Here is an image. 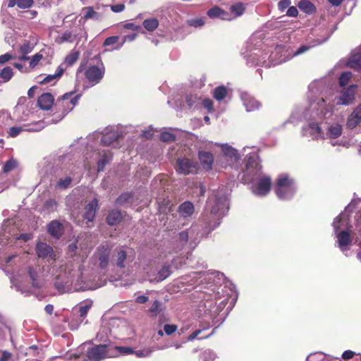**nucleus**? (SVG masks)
I'll return each instance as SVG.
<instances>
[{"instance_id": "1", "label": "nucleus", "mask_w": 361, "mask_h": 361, "mask_svg": "<svg viewBox=\"0 0 361 361\" xmlns=\"http://www.w3.org/2000/svg\"><path fill=\"white\" fill-rule=\"evenodd\" d=\"M73 92L65 93L62 97H59L55 103V109L59 113V119L53 121V123H57L65 117V116L72 111L75 106L78 103L81 97L80 94H77L73 97Z\"/></svg>"}, {"instance_id": "2", "label": "nucleus", "mask_w": 361, "mask_h": 361, "mask_svg": "<svg viewBox=\"0 0 361 361\" xmlns=\"http://www.w3.org/2000/svg\"><path fill=\"white\" fill-rule=\"evenodd\" d=\"M294 180L286 174L280 175L276 180V194L281 199H286L294 192Z\"/></svg>"}, {"instance_id": "3", "label": "nucleus", "mask_w": 361, "mask_h": 361, "mask_svg": "<svg viewBox=\"0 0 361 361\" xmlns=\"http://www.w3.org/2000/svg\"><path fill=\"white\" fill-rule=\"evenodd\" d=\"M108 348L106 344L94 345L87 348L86 356L90 361H101L107 357Z\"/></svg>"}, {"instance_id": "4", "label": "nucleus", "mask_w": 361, "mask_h": 361, "mask_svg": "<svg viewBox=\"0 0 361 361\" xmlns=\"http://www.w3.org/2000/svg\"><path fill=\"white\" fill-rule=\"evenodd\" d=\"M262 169V166L260 164L259 159L250 157L247 159L245 171V175L250 176L247 178V180L249 182L253 181L255 178V176H257L261 172Z\"/></svg>"}, {"instance_id": "5", "label": "nucleus", "mask_w": 361, "mask_h": 361, "mask_svg": "<svg viewBox=\"0 0 361 361\" xmlns=\"http://www.w3.org/2000/svg\"><path fill=\"white\" fill-rule=\"evenodd\" d=\"M111 248L107 245H100L97 247L94 256L99 262V267L101 269H106L109 264Z\"/></svg>"}, {"instance_id": "6", "label": "nucleus", "mask_w": 361, "mask_h": 361, "mask_svg": "<svg viewBox=\"0 0 361 361\" xmlns=\"http://www.w3.org/2000/svg\"><path fill=\"white\" fill-rule=\"evenodd\" d=\"M176 169L178 173L188 175L196 173L198 170V165L188 158L178 159L176 161Z\"/></svg>"}, {"instance_id": "7", "label": "nucleus", "mask_w": 361, "mask_h": 361, "mask_svg": "<svg viewBox=\"0 0 361 361\" xmlns=\"http://www.w3.org/2000/svg\"><path fill=\"white\" fill-rule=\"evenodd\" d=\"M105 68L103 65H102V67L91 66L85 71V75L90 82L97 84L103 78Z\"/></svg>"}, {"instance_id": "8", "label": "nucleus", "mask_w": 361, "mask_h": 361, "mask_svg": "<svg viewBox=\"0 0 361 361\" xmlns=\"http://www.w3.org/2000/svg\"><path fill=\"white\" fill-rule=\"evenodd\" d=\"M271 186V177L268 176H264L259 178L252 191L255 195L258 196H265L270 192Z\"/></svg>"}, {"instance_id": "9", "label": "nucleus", "mask_w": 361, "mask_h": 361, "mask_svg": "<svg viewBox=\"0 0 361 361\" xmlns=\"http://www.w3.org/2000/svg\"><path fill=\"white\" fill-rule=\"evenodd\" d=\"M31 125L35 126L36 127L35 128V127H31V128H24L23 127H19V126H13V127H11L9 128V130L8 131V133L10 137H15L18 136L21 132H23L24 130L38 131V130H42V129H43L44 128L43 121H39L36 122V123H33Z\"/></svg>"}, {"instance_id": "10", "label": "nucleus", "mask_w": 361, "mask_h": 361, "mask_svg": "<svg viewBox=\"0 0 361 361\" xmlns=\"http://www.w3.org/2000/svg\"><path fill=\"white\" fill-rule=\"evenodd\" d=\"M54 96L49 92L43 93L38 97L37 105L42 110H50L54 106Z\"/></svg>"}, {"instance_id": "11", "label": "nucleus", "mask_w": 361, "mask_h": 361, "mask_svg": "<svg viewBox=\"0 0 361 361\" xmlns=\"http://www.w3.org/2000/svg\"><path fill=\"white\" fill-rule=\"evenodd\" d=\"M357 87L356 85H350L348 88L345 89L339 97V102L338 104L348 105L355 99V89Z\"/></svg>"}, {"instance_id": "12", "label": "nucleus", "mask_w": 361, "mask_h": 361, "mask_svg": "<svg viewBox=\"0 0 361 361\" xmlns=\"http://www.w3.org/2000/svg\"><path fill=\"white\" fill-rule=\"evenodd\" d=\"M198 158L204 170L207 171L212 169L214 163V156L212 153L205 151H200L198 153Z\"/></svg>"}, {"instance_id": "13", "label": "nucleus", "mask_w": 361, "mask_h": 361, "mask_svg": "<svg viewBox=\"0 0 361 361\" xmlns=\"http://www.w3.org/2000/svg\"><path fill=\"white\" fill-rule=\"evenodd\" d=\"M361 122V104H359L349 116L346 126L350 129L355 128Z\"/></svg>"}, {"instance_id": "14", "label": "nucleus", "mask_w": 361, "mask_h": 361, "mask_svg": "<svg viewBox=\"0 0 361 361\" xmlns=\"http://www.w3.org/2000/svg\"><path fill=\"white\" fill-rule=\"evenodd\" d=\"M97 207L98 200L97 198H94L86 205L84 218L87 219V221L92 222L94 220Z\"/></svg>"}, {"instance_id": "15", "label": "nucleus", "mask_w": 361, "mask_h": 361, "mask_svg": "<svg viewBox=\"0 0 361 361\" xmlns=\"http://www.w3.org/2000/svg\"><path fill=\"white\" fill-rule=\"evenodd\" d=\"M48 233L56 238H59L63 233V226L59 221H51L47 226Z\"/></svg>"}, {"instance_id": "16", "label": "nucleus", "mask_w": 361, "mask_h": 361, "mask_svg": "<svg viewBox=\"0 0 361 361\" xmlns=\"http://www.w3.org/2000/svg\"><path fill=\"white\" fill-rule=\"evenodd\" d=\"M127 259L128 255L126 250L122 248L116 249V255L114 256L113 262L117 267L124 269Z\"/></svg>"}, {"instance_id": "17", "label": "nucleus", "mask_w": 361, "mask_h": 361, "mask_svg": "<svg viewBox=\"0 0 361 361\" xmlns=\"http://www.w3.org/2000/svg\"><path fill=\"white\" fill-rule=\"evenodd\" d=\"M36 253L39 258H46L48 256H51L53 248L46 243H38L35 248Z\"/></svg>"}, {"instance_id": "18", "label": "nucleus", "mask_w": 361, "mask_h": 361, "mask_svg": "<svg viewBox=\"0 0 361 361\" xmlns=\"http://www.w3.org/2000/svg\"><path fill=\"white\" fill-rule=\"evenodd\" d=\"M123 220V216L121 211L112 209L109 212L106 218V221L109 226H116Z\"/></svg>"}, {"instance_id": "19", "label": "nucleus", "mask_w": 361, "mask_h": 361, "mask_svg": "<svg viewBox=\"0 0 361 361\" xmlns=\"http://www.w3.org/2000/svg\"><path fill=\"white\" fill-rule=\"evenodd\" d=\"M194 205L189 201H185L178 207L179 214L184 218L189 217L194 213Z\"/></svg>"}, {"instance_id": "20", "label": "nucleus", "mask_w": 361, "mask_h": 361, "mask_svg": "<svg viewBox=\"0 0 361 361\" xmlns=\"http://www.w3.org/2000/svg\"><path fill=\"white\" fill-rule=\"evenodd\" d=\"M119 138L118 133L116 131H110L104 134L101 138V142L104 146H109L113 142L117 141Z\"/></svg>"}, {"instance_id": "21", "label": "nucleus", "mask_w": 361, "mask_h": 361, "mask_svg": "<svg viewBox=\"0 0 361 361\" xmlns=\"http://www.w3.org/2000/svg\"><path fill=\"white\" fill-rule=\"evenodd\" d=\"M34 0H8V7L13 8L17 6L19 8L25 9L32 7Z\"/></svg>"}, {"instance_id": "22", "label": "nucleus", "mask_w": 361, "mask_h": 361, "mask_svg": "<svg viewBox=\"0 0 361 361\" xmlns=\"http://www.w3.org/2000/svg\"><path fill=\"white\" fill-rule=\"evenodd\" d=\"M221 149H222L224 154L226 157H228L231 158V159H233L235 161H237L239 160L240 157L238 153V151L236 149H235L234 148H233L232 147L227 145H222Z\"/></svg>"}, {"instance_id": "23", "label": "nucleus", "mask_w": 361, "mask_h": 361, "mask_svg": "<svg viewBox=\"0 0 361 361\" xmlns=\"http://www.w3.org/2000/svg\"><path fill=\"white\" fill-rule=\"evenodd\" d=\"M245 6L242 2H238L230 6V11L231 14L233 16V18L241 16L245 13Z\"/></svg>"}, {"instance_id": "24", "label": "nucleus", "mask_w": 361, "mask_h": 361, "mask_svg": "<svg viewBox=\"0 0 361 361\" xmlns=\"http://www.w3.org/2000/svg\"><path fill=\"white\" fill-rule=\"evenodd\" d=\"M339 247L343 249L351 243L350 233L348 231H343L337 235Z\"/></svg>"}, {"instance_id": "25", "label": "nucleus", "mask_w": 361, "mask_h": 361, "mask_svg": "<svg viewBox=\"0 0 361 361\" xmlns=\"http://www.w3.org/2000/svg\"><path fill=\"white\" fill-rule=\"evenodd\" d=\"M299 8L308 14H312L316 11L314 5L308 0H302L298 4Z\"/></svg>"}, {"instance_id": "26", "label": "nucleus", "mask_w": 361, "mask_h": 361, "mask_svg": "<svg viewBox=\"0 0 361 361\" xmlns=\"http://www.w3.org/2000/svg\"><path fill=\"white\" fill-rule=\"evenodd\" d=\"M349 67L360 71L361 70V53H357L353 54L348 62Z\"/></svg>"}, {"instance_id": "27", "label": "nucleus", "mask_w": 361, "mask_h": 361, "mask_svg": "<svg viewBox=\"0 0 361 361\" xmlns=\"http://www.w3.org/2000/svg\"><path fill=\"white\" fill-rule=\"evenodd\" d=\"M228 94V90L224 85L216 87L213 91V97L217 101L223 100Z\"/></svg>"}, {"instance_id": "28", "label": "nucleus", "mask_w": 361, "mask_h": 361, "mask_svg": "<svg viewBox=\"0 0 361 361\" xmlns=\"http://www.w3.org/2000/svg\"><path fill=\"white\" fill-rule=\"evenodd\" d=\"M143 26L147 30L152 32L158 27L159 21L157 18H147L143 21Z\"/></svg>"}, {"instance_id": "29", "label": "nucleus", "mask_w": 361, "mask_h": 361, "mask_svg": "<svg viewBox=\"0 0 361 361\" xmlns=\"http://www.w3.org/2000/svg\"><path fill=\"white\" fill-rule=\"evenodd\" d=\"M163 310V303L159 300H154L152 306L149 309V312L152 314V317H156Z\"/></svg>"}, {"instance_id": "30", "label": "nucleus", "mask_w": 361, "mask_h": 361, "mask_svg": "<svg viewBox=\"0 0 361 361\" xmlns=\"http://www.w3.org/2000/svg\"><path fill=\"white\" fill-rule=\"evenodd\" d=\"M111 155L110 153H104L103 155H102V159H100L99 161H98V163H97V171L99 172V171H103L106 164H108L109 162V161L111 160Z\"/></svg>"}, {"instance_id": "31", "label": "nucleus", "mask_w": 361, "mask_h": 361, "mask_svg": "<svg viewBox=\"0 0 361 361\" xmlns=\"http://www.w3.org/2000/svg\"><path fill=\"white\" fill-rule=\"evenodd\" d=\"M83 11H86L85 14L82 17L84 20H87L90 18L99 19V15L97 13L92 6H87L83 8Z\"/></svg>"}, {"instance_id": "32", "label": "nucleus", "mask_w": 361, "mask_h": 361, "mask_svg": "<svg viewBox=\"0 0 361 361\" xmlns=\"http://www.w3.org/2000/svg\"><path fill=\"white\" fill-rule=\"evenodd\" d=\"M72 181L73 178L70 176L60 178L56 184V188L62 190L66 189L71 185Z\"/></svg>"}, {"instance_id": "33", "label": "nucleus", "mask_w": 361, "mask_h": 361, "mask_svg": "<svg viewBox=\"0 0 361 361\" xmlns=\"http://www.w3.org/2000/svg\"><path fill=\"white\" fill-rule=\"evenodd\" d=\"M13 75V70L10 66L4 68L1 73L0 77L2 78L4 82L9 81Z\"/></svg>"}, {"instance_id": "34", "label": "nucleus", "mask_w": 361, "mask_h": 361, "mask_svg": "<svg viewBox=\"0 0 361 361\" xmlns=\"http://www.w3.org/2000/svg\"><path fill=\"white\" fill-rule=\"evenodd\" d=\"M329 133L331 138H337L342 133V127L341 125L336 124L329 128Z\"/></svg>"}, {"instance_id": "35", "label": "nucleus", "mask_w": 361, "mask_h": 361, "mask_svg": "<svg viewBox=\"0 0 361 361\" xmlns=\"http://www.w3.org/2000/svg\"><path fill=\"white\" fill-rule=\"evenodd\" d=\"M79 57L78 51H73L69 54H68L65 59V63L68 66H72L74 64Z\"/></svg>"}, {"instance_id": "36", "label": "nucleus", "mask_w": 361, "mask_h": 361, "mask_svg": "<svg viewBox=\"0 0 361 361\" xmlns=\"http://www.w3.org/2000/svg\"><path fill=\"white\" fill-rule=\"evenodd\" d=\"M17 161L13 159H11L6 161L2 171L5 173H8L15 169L17 167Z\"/></svg>"}, {"instance_id": "37", "label": "nucleus", "mask_w": 361, "mask_h": 361, "mask_svg": "<svg viewBox=\"0 0 361 361\" xmlns=\"http://www.w3.org/2000/svg\"><path fill=\"white\" fill-rule=\"evenodd\" d=\"M221 13H223V9L217 6H215L211 8L210 9H209L207 11V16L210 18H219Z\"/></svg>"}, {"instance_id": "38", "label": "nucleus", "mask_w": 361, "mask_h": 361, "mask_svg": "<svg viewBox=\"0 0 361 361\" xmlns=\"http://www.w3.org/2000/svg\"><path fill=\"white\" fill-rule=\"evenodd\" d=\"M171 274V267L164 266L158 272V281H161L169 277Z\"/></svg>"}, {"instance_id": "39", "label": "nucleus", "mask_w": 361, "mask_h": 361, "mask_svg": "<svg viewBox=\"0 0 361 361\" xmlns=\"http://www.w3.org/2000/svg\"><path fill=\"white\" fill-rule=\"evenodd\" d=\"M132 198L133 195L131 193H123L116 200V204L118 205H123L125 203L128 202Z\"/></svg>"}, {"instance_id": "40", "label": "nucleus", "mask_w": 361, "mask_h": 361, "mask_svg": "<svg viewBox=\"0 0 361 361\" xmlns=\"http://www.w3.org/2000/svg\"><path fill=\"white\" fill-rule=\"evenodd\" d=\"M27 274L32 280V286L35 288H39V283L37 282V274L32 267H28Z\"/></svg>"}, {"instance_id": "41", "label": "nucleus", "mask_w": 361, "mask_h": 361, "mask_svg": "<svg viewBox=\"0 0 361 361\" xmlns=\"http://www.w3.org/2000/svg\"><path fill=\"white\" fill-rule=\"evenodd\" d=\"M352 77V73L350 72H343L341 73L339 77V85L341 87L345 86L350 81Z\"/></svg>"}, {"instance_id": "42", "label": "nucleus", "mask_w": 361, "mask_h": 361, "mask_svg": "<svg viewBox=\"0 0 361 361\" xmlns=\"http://www.w3.org/2000/svg\"><path fill=\"white\" fill-rule=\"evenodd\" d=\"M56 42L59 44H62L66 42H73L72 33L71 32H65L62 35L56 38Z\"/></svg>"}, {"instance_id": "43", "label": "nucleus", "mask_w": 361, "mask_h": 361, "mask_svg": "<svg viewBox=\"0 0 361 361\" xmlns=\"http://www.w3.org/2000/svg\"><path fill=\"white\" fill-rule=\"evenodd\" d=\"M160 140L164 142H173L176 140V135L171 133L164 131L160 134Z\"/></svg>"}, {"instance_id": "44", "label": "nucleus", "mask_w": 361, "mask_h": 361, "mask_svg": "<svg viewBox=\"0 0 361 361\" xmlns=\"http://www.w3.org/2000/svg\"><path fill=\"white\" fill-rule=\"evenodd\" d=\"M33 49V46L31 44L30 41L25 40L23 44L20 47V51L23 54H28Z\"/></svg>"}, {"instance_id": "45", "label": "nucleus", "mask_w": 361, "mask_h": 361, "mask_svg": "<svg viewBox=\"0 0 361 361\" xmlns=\"http://www.w3.org/2000/svg\"><path fill=\"white\" fill-rule=\"evenodd\" d=\"M308 128L310 130V133L312 135L317 137L321 134L322 130L317 123H310Z\"/></svg>"}, {"instance_id": "46", "label": "nucleus", "mask_w": 361, "mask_h": 361, "mask_svg": "<svg viewBox=\"0 0 361 361\" xmlns=\"http://www.w3.org/2000/svg\"><path fill=\"white\" fill-rule=\"evenodd\" d=\"M152 352V348H147L142 350H139L136 351L134 350L133 354H135L137 357H149Z\"/></svg>"}, {"instance_id": "47", "label": "nucleus", "mask_w": 361, "mask_h": 361, "mask_svg": "<svg viewBox=\"0 0 361 361\" xmlns=\"http://www.w3.org/2000/svg\"><path fill=\"white\" fill-rule=\"evenodd\" d=\"M188 25L194 27H201L204 24L202 18H192L188 20Z\"/></svg>"}, {"instance_id": "48", "label": "nucleus", "mask_w": 361, "mask_h": 361, "mask_svg": "<svg viewBox=\"0 0 361 361\" xmlns=\"http://www.w3.org/2000/svg\"><path fill=\"white\" fill-rule=\"evenodd\" d=\"M43 55L41 53H37L30 59V67L35 68L38 63L42 59Z\"/></svg>"}, {"instance_id": "49", "label": "nucleus", "mask_w": 361, "mask_h": 361, "mask_svg": "<svg viewBox=\"0 0 361 361\" xmlns=\"http://www.w3.org/2000/svg\"><path fill=\"white\" fill-rule=\"evenodd\" d=\"M115 349L118 353L123 355H130L134 353V350L131 347L116 346Z\"/></svg>"}, {"instance_id": "50", "label": "nucleus", "mask_w": 361, "mask_h": 361, "mask_svg": "<svg viewBox=\"0 0 361 361\" xmlns=\"http://www.w3.org/2000/svg\"><path fill=\"white\" fill-rule=\"evenodd\" d=\"M178 329L177 325L176 324H166L164 326V331L166 333V334L170 336L175 333Z\"/></svg>"}, {"instance_id": "51", "label": "nucleus", "mask_w": 361, "mask_h": 361, "mask_svg": "<svg viewBox=\"0 0 361 361\" xmlns=\"http://www.w3.org/2000/svg\"><path fill=\"white\" fill-rule=\"evenodd\" d=\"M118 40H119L118 36L109 37L105 39V40L103 43V46L107 47V46L112 45V44H115L116 43H117L118 42Z\"/></svg>"}, {"instance_id": "52", "label": "nucleus", "mask_w": 361, "mask_h": 361, "mask_svg": "<svg viewBox=\"0 0 361 361\" xmlns=\"http://www.w3.org/2000/svg\"><path fill=\"white\" fill-rule=\"evenodd\" d=\"M63 74V70L61 69L59 73L54 75H49L44 78L41 82V84H47L53 80L56 77H60Z\"/></svg>"}, {"instance_id": "53", "label": "nucleus", "mask_w": 361, "mask_h": 361, "mask_svg": "<svg viewBox=\"0 0 361 361\" xmlns=\"http://www.w3.org/2000/svg\"><path fill=\"white\" fill-rule=\"evenodd\" d=\"M290 0H281L278 4V8L281 11H283L287 8L290 7Z\"/></svg>"}, {"instance_id": "54", "label": "nucleus", "mask_w": 361, "mask_h": 361, "mask_svg": "<svg viewBox=\"0 0 361 361\" xmlns=\"http://www.w3.org/2000/svg\"><path fill=\"white\" fill-rule=\"evenodd\" d=\"M203 106L207 109L208 112H212L214 111L213 102L210 99H204L202 102Z\"/></svg>"}, {"instance_id": "55", "label": "nucleus", "mask_w": 361, "mask_h": 361, "mask_svg": "<svg viewBox=\"0 0 361 361\" xmlns=\"http://www.w3.org/2000/svg\"><path fill=\"white\" fill-rule=\"evenodd\" d=\"M125 5L123 4H118L115 5H112L111 6V10L114 13H120L124 11Z\"/></svg>"}, {"instance_id": "56", "label": "nucleus", "mask_w": 361, "mask_h": 361, "mask_svg": "<svg viewBox=\"0 0 361 361\" xmlns=\"http://www.w3.org/2000/svg\"><path fill=\"white\" fill-rule=\"evenodd\" d=\"M286 15L290 17H296L298 15V11L296 7L295 6H290L288 8V11L286 12Z\"/></svg>"}, {"instance_id": "57", "label": "nucleus", "mask_w": 361, "mask_h": 361, "mask_svg": "<svg viewBox=\"0 0 361 361\" xmlns=\"http://www.w3.org/2000/svg\"><path fill=\"white\" fill-rule=\"evenodd\" d=\"M14 57L11 54H10L8 53L3 54V55H1L0 56V63L1 64H4V63L8 62L9 60H11V59H12Z\"/></svg>"}, {"instance_id": "58", "label": "nucleus", "mask_w": 361, "mask_h": 361, "mask_svg": "<svg viewBox=\"0 0 361 361\" xmlns=\"http://www.w3.org/2000/svg\"><path fill=\"white\" fill-rule=\"evenodd\" d=\"M124 28L131 30L133 31H137L140 29V26L135 25L133 23H128L123 25Z\"/></svg>"}, {"instance_id": "59", "label": "nucleus", "mask_w": 361, "mask_h": 361, "mask_svg": "<svg viewBox=\"0 0 361 361\" xmlns=\"http://www.w3.org/2000/svg\"><path fill=\"white\" fill-rule=\"evenodd\" d=\"M179 240L182 242L187 243L188 240L189 235L187 231H183L179 233Z\"/></svg>"}, {"instance_id": "60", "label": "nucleus", "mask_w": 361, "mask_h": 361, "mask_svg": "<svg viewBox=\"0 0 361 361\" xmlns=\"http://www.w3.org/2000/svg\"><path fill=\"white\" fill-rule=\"evenodd\" d=\"M149 300V298L146 295H140L135 298V302L138 304H145Z\"/></svg>"}, {"instance_id": "61", "label": "nucleus", "mask_w": 361, "mask_h": 361, "mask_svg": "<svg viewBox=\"0 0 361 361\" xmlns=\"http://www.w3.org/2000/svg\"><path fill=\"white\" fill-rule=\"evenodd\" d=\"M355 353L352 350H346L342 355V358L344 360H349L353 357Z\"/></svg>"}, {"instance_id": "62", "label": "nucleus", "mask_w": 361, "mask_h": 361, "mask_svg": "<svg viewBox=\"0 0 361 361\" xmlns=\"http://www.w3.org/2000/svg\"><path fill=\"white\" fill-rule=\"evenodd\" d=\"M56 205V202L54 200H49L44 203V207L46 209H49L51 208H53Z\"/></svg>"}, {"instance_id": "63", "label": "nucleus", "mask_w": 361, "mask_h": 361, "mask_svg": "<svg viewBox=\"0 0 361 361\" xmlns=\"http://www.w3.org/2000/svg\"><path fill=\"white\" fill-rule=\"evenodd\" d=\"M89 308H90V307L88 305L80 307V310H79L80 316L81 317H85L87 315V314Z\"/></svg>"}, {"instance_id": "64", "label": "nucleus", "mask_w": 361, "mask_h": 361, "mask_svg": "<svg viewBox=\"0 0 361 361\" xmlns=\"http://www.w3.org/2000/svg\"><path fill=\"white\" fill-rule=\"evenodd\" d=\"M11 357V353L8 351H4L0 358V361H8Z\"/></svg>"}]
</instances>
